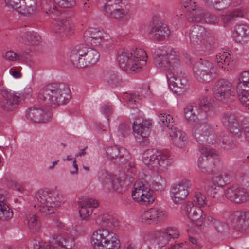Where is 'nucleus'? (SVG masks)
<instances>
[{
	"label": "nucleus",
	"mask_w": 249,
	"mask_h": 249,
	"mask_svg": "<svg viewBox=\"0 0 249 249\" xmlns=\"http://www.w3.org/2000/svg\"><path fill=\"white\" fill-rule=\"evenodd\" d=\"M196 63L194 67V73L199 81L207 83L214 79L216 76L215 69L212 63L202 60Z\"/></svg>",
	"instance_id": "9b49d317"
},
{
	"label": "nucleus",
	"mask_w": 249,
	"mask_h": 249,
	"mask_svg": "<svg viewBox=\"0 0 249 249\" xmlns=\"http://www.w3.org/2000/svg\"><path fill=\"white\" fill-rule=\"evenodd\" d=\"M142 161L145 165L153 169L160 167L164 169L171 165L172 159L167 152L158 151L152 149L144 152Z\"/></svg>",
	"instance_id": "423d86ee"
},
{
	"label": "nucleus",
	"mask_w": 249,
	"mask_h": 249,
	"mask_svg": "<svg viewBox=\"0 0 249 249\" xmlns=\"http://www.w3.org/2000/svg\"><path fill=\"white\" fill-rule=\"evenodd\" d=\"M71 98V91L64 83H53L46 85L39 91L38 102L46 106L57 107L67 104Z\"/></svg>",
	"instance_id": "f03ea898"
},
{
	"label": "nucleus",
	"mask_w": 249,
	"mask_h": 249,
	"mask_svg": "<svg viewBox=\"0 0 249 249\" xmlns=\"http://www.w3.org/2000/svg\"><path fill=\"white\" fill-rule=\"evenodd\" d=\"M141 96H137L136 94H128L127 93H126L124 95V99L125 101H127L128 106L130 108L135 109L137 112H138L137 107L136 106H134L133 104L138 103L137 100V97L139 98V99H141L142 97H145L150 95V91L149 89V87L147 86L144 88H142L141 89Z\"/></svg>",
	"instance_id": "473e14b6"
},
{
	"label": "nucleus",
	"mask_w": 249,
	"mask_h": 249,
	"mask_svg": "<svg viewBox=\"0 0 249 249\" xmlns=\"http://www.w3.org/2000/svg\"><path fill=\"white\" fill-rule=\"evenodd\" d=\"M207 220L219 232H222L227 229V225L225 222L216 219L211 215H208Z\"/></svg>",
	"instance_id": "c03bdc74"
},
{
	"label": "nucleus",
	"mask_w": 249,
	"mask_h": 249,
	"mask_svg": "<svg viewBox=\"0 0 249 249\" xmlns=\"http://www.w3.org/2000/svg\"><path fill=\"white\" fill-rule=\"evenodd\" d=\"M222 122L231 132L237 138H240L242 132L239 125L237 116L232 111H227L223 115Z\"/></svg>",
	"instance_id": "5701e85b"
},
{
	"label": "nucleus",
	"mask_w": 249,
	"mask_h": 249,
	"mask_svg": "<svg viewBox=\"0 0 249 249\" xmlns=\"http://www.w3.org/2000/svg\"><path fill=\"white\" fill-rule=\"evenodd\" d=\"M249 71L242 72L239 77L236 85V92L249 91Z\"/></svg>",
	"instance_id": "4c0bfd02"
},
{
	"label": "nucleus",
	"mask_w": 249,
	"mask_h": 249,
	"mask_svg": "<svg viewBox=\"0 0 249 249\" xmlns=\"http://www.w3.org/2000/svg\"><path fill=\"white\" fill-rule=\"evenodd\" d=\"M98 206V202L96 199L85 198L79 200V214L81 224L88 221L93 212L92 208H96Z\"/></svg>",
	"instance_id": "412c9836"
},
{
	"label": "nucleus",
	"mask_w": 249,
	"mask_h": 249,
	"mask_svg": "<svg viewBox=\"0 0 249 249\" xmlns=\"http://www.w3.org/2000/svg\"><path fill=\"white\" fill-rule=\"evenodd\" d=\"M154 238L152 239L151 244L154 247L157 245L159 248H162L165 246L169 242L170 240L165 234V232L161 230L156 231L154 232Z\"/></svg>",
	"instance_id": "c9c22d12"
},
{
	"label": "nucleus",
	"mask_w": 249,
	"mask_h": 249,
	"mask_svg": "<svg viewBox=\"0 0 249 249\" xmlns=\"http://www.w3.org/2000/svg\"><path fill=\"white\" fill-rule=\"evenodd\" d=\"M225 190L222 186L214 184L208 190L209 195L215 201L222 202L224 200Z\"/></svg>",
	"instance_id": "e433bc0d"
},
{
	"label": "nucleus",
	"mask_w": 249,
	"mask_h": 249,
	"mask_svg": "<svg viewBox=\"0 0 249 249\" xmlns=\"http://www.w3.org/2000/svg\"><path fill=\"white\" fill-rule=\"evenodd\" d=\"M159 123L162 126L168 128L169 131L176 127L173 116L167 112L161 113L159 116Z\"/></svg>",
	"instance_id": "58836bf2"
},
{
	"label": "nucleus",
	"mask_w": 249,
	"mask_h": 249,
	"mask_svg": "<svg viewBox=\"0 0 249 249\" xmlns=\"http://www.w3.org/2000/svg\"><path fill=\"white\" fill-rule=\"evenodd\" d=\"M189 187L188 181L174 184L172 186L170 192L172 200L175 203H181L186 198L189 194Z\"/></svg>",
	"instance_id": "393cba45"
},
{
	"label": "nucleus",
	"mask_w": 249,
	"mask_h": 249,
	"mask_svg": "<svg viewBox=\"0 0 249 249\" xmlns=\"http://www.w3.org/2000/svg\"><path fill=\"white\" fill-rule=\"evenodd\" d=\"M36 198L37 209L46 214L52 213L66 201V196L60 191L39 192Z\"/></svg>",
	"instance_id": "7ed1b4c3"
},
{
	"label": "nucleus",
	"mask_w": 249,
	"mask_h": 249,
	"mask_svg": "<svg viewBox=\"0 0 249 249\" xmlns=\"http://www.w3.org/2000/svg\"><path fill=\"white\" fill-rule=\"evenodd\" d=\"M231 220L237 230L249 232V211L234 212L231 215Z\"/></svg>",
	"instance_id": "b1692460"
},
{
	"label": "nucleus",
	"mask_w": 249,
	"mask_h": 249,
	"mask_svg": "<svg viewBox=\"0 0 249 249\" xmlns=\"http://www.w3.org/2000/svg\"><path fill=\"white\" fill-rule=\"evenodd\" d=\"M248 27L246 25H239L236 26L233 34L236 41L240 42L239 38L246 37L249 33V32H248Z\"/></svg>",
	"instance_id": "49530a36"
},
{
	"label": "nucleus",
	"mask_w": 249,
	"mask_h": 249,
	"mask_svg": "<svg viewBox=\"0 0 249 249\" xmlns=\"http://www.w3.org/2000/svg\"><path fill=\"white\" fill-rule=\"evenodd\" d=\"M55 3L60 7L69 8L75 4L74 0H54Z\"/></svg>",
	"instance_id": "bf43d9fd"
},
{
	"label": "nucleus",
	"mask_w": 249,
	"mask_h": 249,
	"mask_svg": "<svg viewBox=\"0 0 249 249\" xmlns=\"http://www.w3.org/2000/svg\"><path fill=\"white\" fill-rule=\"evenodd\" d=\"M216 142L222 148L230 150L234 149L236 146V142L232 139V136L228 133L220 132L217 136Z\"/></svg>",
	"instance_id": "c756f323"
},
{
	"label": "nucleus",
	"mask_w": 249,
	"mask_h": 249,
	"mask_svg": "<svg viewBox=\"0 0 249 249\" xmlns=\"http://www.w3.org/2000/svg\"><path fill=\"white\" fill-rule=\"evenodd\" d=\"M193 201L198 207H204L207 206V198L206 196L199 192H196L195 193Z\"/></svg>",
	"instance_id": "8fccbe9b"
},
{
	"label": "nucleus",
	"mask_w": 249,
	"mask_h": 249,
	"mask_svg": "<svg viewBox=\"0 0 249 249\" xmlns=\"http://www.w3.org/2000/svg\"><path fill=\"white\" fill-rule=\"evenodd\" d=\"M151 123L150 121L145 120L141 123L134 121L132 128L136 141L141 145H147L149 143L148 136L151 131Z\"/></svg>",
	"instance_id": "a211bd4d"
},
{
	"label": "nucleus",
	"mask_w": 249,
	"mask_h": 249,
	"mask_svg": "<svg viewBox=\"0 0 249 249\" xmlns=\"http://www.w3.org/2000/svg\"><path fill=\"white\" fill-rule=\"evenodd\" d=\"M117 60L120 67L127 72H137L138 70L144 65V62H140L142 64H137L135 61L133 53L129 50L121 49L117 53Z\"/></svg>",
	"instance_id": "f8f14e48"
},
{
	"label": "nucleus",
	"mask_w": 249,
	"mask_h": 249,
	"mask_svg": "<svg viewBox=\"0 0 249 249\" xmlns=\"http://www.w3.org/2000/svg\"><path fill=\"white\" fill-rule=\"evenodd\" d=\"M1 95L0 104L3 109L12 111L17 107L20 102V93L7 88H3L1 90Z\"/></svg>",
	"instance_id": "6ab92c4d"
},
{
	"label": "nucleus",
	"mask_w": 249,
	"mask_h": 249,
	"mask_svg": "<svg viewBox=\"0 0 249 249\" xmlns=\"http://www.w3.org/2000/svg\"><path fill=\"white\" fill-rule=\"evenodd\" d=\"M91 243L94 249H120L121 247L119 236L111 230L103 227L93 232Z\"/></svg>",
	"instance_id": "20e7f679"
},
{
	"label": "nucleus",
	"mask_w": 249,
	"mask_h": 249,
	"mask_svg": "<svg viewBox=\"0 0 249 249\" xmlns=\"http://www.w3.org/2000/svg\"><path fill=\"white\" fill-rule=\"evenodd\" d=\"M56 37L63 40L74 33L73 26L69 20L62 19L57 20L54 27Z\"/></svg>",
	"instance_id": "bb28decb"
},
{
	"label": "nucleus",
	"mask_w": 249,
	"mask_h": 249,
	"mask_svg": "<svg viewBox=\"0 0 249 249\" xmlns=\"http://www.w3.org/2000/svg\"><path fill=\"white\" fill-rule=\"evenodd\" d=\"M119 135L122 137H126L130 133L131 128L130 125L125 124H122L118 127Z\"/></svg>",
	"instance_id": "e2e57ef3"
},
{
	"label": "nucleus",
	"mask_w": 249,
	"mask_h": 249,
	"mask_svg": "<svg viewBox=\"0 0 249 249\" xmlns=\"http://www.w3.org/2000/svg\"><path fill=\"white\" fill-rule=\"evenodd\" d=\"M167 237L170 240L171 239L178 238L179 236V231L178 229L175 227H168L162 230Z\"/></svg>",
	"instance_id": "4d7b16f0"
},
{
	"label": "nucleus",
	"mask_w": 249,
	"mask_h": 249,
	"mask_svg": "<svg viewBox=\"0 0 249 249\" xmlns=\"http://www.w3.org/2000/svg\"><path fill=\"white\" fill-rule=\"evenodd\" d=\"M101 78L103 81L111 87H116L122 83L120 75L116 71H109L102 73Z\"/></svg>",
	"instance_id": "72a5a7b5"
},
{
	"label": "nucleus",
	"mask_w": 249,
	"mask_h": 249,
	"mask_svg": "<svg viewBox=\"0 0 249 249\" xmlns=\"http://www.w3.org/2000/svg\"><path fill=\"white\" fill-rule=\"evenodd\" d=\"M201 113L206 116V112L196 104L188 105L184 108V116L188 122H195L197 119H201Z\"/></svg>",
	"instance_id": "c85d7f7f"
},
{
	"label": "nucleus",
	"mask_w": 249,
	"mask_h": 249,
	"mask_svg": "<svg viewBox=\"0 0 249 249\" xmlns=\"http://www.w3.org/2000/svg\"><path fill=\"white\" fill-rule=\"evenodd\" d=\"M104 31L97 28H88L81 29L79 36L81 42L88 45L98 46L104 39Z\"/></svg>",
	"instance_id": "2eb2a0df"
},
{
	"label": "nucleus",
	"mask_w": 249,
	"mask_h": 249,
	"mask_svg": "<svg viewBox=\"0 0 249 249\" xmlns=\"http://www.w3.org/2000/svg\"><path fill=\"white\" fill-rule=\"evenodd\" d=\"M78 50L76 49H73L70 55L69 61L70 65H71V67L77 68L78 67V59H77Z\"/></svg>",
	"instance_id": "680f3d73"
},
{
	"label": "nucleus",
	"mask_w": 249,
	"mask_h": 249,
	"mask_svg": "<svg viewBox=\"0 0 249 249\" xmlns=\"http://www.w3.org/2000/svg\"><path fill=\"white\" fill-rule=\"evenodd\" d=\"M213 102L207 97H203L201 99L200 104L198 105L201 108L203 107L205 108L210 109L213 107Z\"/></svg>",
	"instance_id": "338daca9"
},
{
	"label": "nucleus",
	"mask_w": 249,
	"mask_h": 249,
	"mask_svg": "<svg viewBox=\"0 0 249 249\" xmlns=\"http://www.w3.org/2000/svg\"><path fill=\"white\" fill-rule=\"evenodd\" d=\"M4 57L6 59L11 61L19 60L20 59L21 56L18 55L13 51H8L5 53Z\"/></svg>",
	"instance_id": "774afa93"
},
{
	"label": "nucleus",
	"mask_w": 249,
	"mask_h": 249,
	"mask_svg": "<svg viewBox=\"0 0 249 249\" xmlns=\"http://www.w3.org/2000/svg\"><path fill=\"white\" fill-rule=\"evenodd\" d=\"M148 35L151 39L161 41L169 36L170 30L161 18L154 17L149 26Z\"/></svg>",
	"instance_id": "4468645a"
},
{
	"label": "nucleus",
	"mask_w": 249,
	"mask_h": 249,
	"mask_svg": "<svg viewBox=\"0 0 249 249\" xmlns=\"http://www.w3.org/2000/svg\"><path fill=\"white\" fill-rule=\"evenodd\" d=\"M100 110L101 113L105 115L109 124V117L113 112L112 105L109 104H104L101 107Z\"/></svg>",
	"instance_id": "13d9d810"
},
{
	"label": "nucleus",
	"mask_w": 249,
	"mask_h": 249,
	"mask_svg": "<svg viewBox=\"0 0 249 249\" xmlns=\"http://www.w3.org/2000/svg\"><path fill=\"white\" fill-rule=\"evenodd\" d=\"M132 197L135 202L141 205H149L155 200L150 189L145 186L142 182H137L134 184Z\"/></svg>",
	"instance_id": "dca6fc26"
},
{
	"label": "nucleus",
	"mask_w": 249,
	"mask_h": 249,
	"mask_svg": "<svg viewBox=\"0 0 249 249\" xmlns=\"http://www.w3.org/2000/svg\"><path fill=\"white\" fill-rule=\"evenodd\" d=\"M113 219L107 213L99 215L95 220V222L99 225L108 228H111L113 225Z\"/></svg>",
	"instance_id": "de8ad7c7"
},
{
	"label": "nucleus",
	"mask_w": 249,
	"mask_h": 249,
	"mask_svg": "<svg viewBox=\"0 0 249 249\" xmlns=\"http://www.w3.org/2000/svg\"><path fill=\"white\" fill-rule=\"evenodd\" d=\"M79 69L84 68L89 65H91V64L87 61L86 57L81 50H79Z\"/></svg>",
	"instance_id": "69168bd1"
},
{
	"label": "nucleus",
	"mask_w": 249,
	"mask_h": 249,
	"mask_svg": "<svg viewBox=\"0 0 249 249\" xmlns=\"http://www.w3.org/2000/svg\"><path fill=\"white\" fill-rule=\"evenodd\" d=\"M130 158L129 152L125 149L122 148L121 151L114 162L119 165L125 164Z\"/></svg>",
	"instance_id": "3c124183"
},
{
	"label": "nucleus",
	"mask_w": 249,
	"mask_h": 249,
	"mask_svg": "<svg viewBox=\"0 0 249 249\" xmlns=\"http://www.w3.org/2000/svg\"><path fill=\"white\" fill-rule=\"evenodd\" d=\"M17 39L27 45H37L41 40V37L36 33L25 32L16 36Z\"/></svg>",
	"instance_id": "2f4dec72"
},
{
	"label": "nucleus",
	"mask_w": 249,
	"mask_h": 249,
	"mask_svg": "<svg viewBox=\"0 0 249 249\" xmlns=\"http://www.w3.org/2000/svg\"><path fill=\"white\" fill-rule=\"evenodd\" d=\"M243 12L241 9H236L231 13L226 14L222 17V20L224 24H229L237 18L243 17Z\"/></svg>",
	"instance_id": "a18cd8bd"
},
{
	"label": "nucleus",
	"mask_w": 249,
	"mask_h": 249,
	"mask_svg": "<svg viewBox=\"0 0 249 249\" xmlns=\"http://www.w3.org/2000/svg\"><path fill=\"white\" fill-rule=\"evenodd\" d=\"M228 177V174L227 173L222 172L214 177L213 182L217 183V185L223 186L227 183Z\"/></svg>",
	"instance_id": "6e6d98bb"
},
{
	"label": "nucleus",
	"mask_w": 249,
	"mask_h": 249,
	"mask_svg": "<svg viewBox=\"0 0 249 249\" xmlns=\"http://www.w3.org/2000/svg\"><path fill=\"white\" fill-rule=\"evenodd\" d=\"M121 151V148H118L117 146L108 147L106 149V155L109 160L114 161L115 159H117V156Z\"/></svg>",
	"instance_id": "864d4df0"
},
{
	"label": "nucleus",
	"mask_w": 249,
	"mask_h": 249,
	"mask_svg": "<svg viewBox=\"0 0 249 249\" xmlns=\"http://www.w3.org/2000/svg\"><path fill=\"white\" fill-rule=\"evenodd\" d=\"M83 54L86 57V59L88 63L91 65L96 63L100 58V54L98 51L93 48H88L86 50H81Z\"/></svg>",
	"instance_id": "ea45409f"
},
{
	"label": "nucleus",
	"mask_w": 249,
	"mask_h": 249,
	"mask_svg": "<svg viewBox=\"0 0 249 249\" xmlns=\"http://www.w3.org/2000/svg\"><path fill=\"white\" fill-rule=\"evenodd\" d=\"M55 244L64 249H71L75 245L74 239L72 237H64L58 236Z\"/></svg>",
	"instance_id": "37998d69"
},
{
	"label": "nucleus",
	"mask_w": 249,
	"mask_h": 249,
	"mask_svg": "<svg viewBox=\"0 0 249 249\" xmlns=\"http://www.w3.org/2000/svg\"><path fill=\"white\" fill-rule=\"evenodd\" d=\"M105 15L118 21H126L130 19V6L127 0H105Z\"/></svg>",
	"instance_id": "39448f33"
},
{
	"label": "nucleus",
	"mask_w": 249,
	"mask_h": 249,
	"mask_svg": "<svg viewBox=\"0 0 249 249\" xmlns=\"http://www.w3.org/2000/svg\"><path fill=\"white\" fill-rule=\"evenodd\" d=\"M6 196L4 191L0 190V216L3 218L7 217L9 219L12 218L13 213L8 204L5 202Z\"/></svg>",
	"instance_id": "f704fd0d"
},
{
	"label": "nucleus",
	"mask_w": 249,
	"mask_h": 249,
	"mask_svg": "<svg viewBox=\"0 0 249 249\" xmlns=\"http://www.w3.org/2000/svg\"><path fill=\"white\" fill-rule=\"evenodd\" d=\"M206 4L216 10L226 8L230 5L231 0H204Z\"/></svg>",
	"instance_id": "79ce46f5"
},
{
	"label": "nucleus",
	"mask_w": 249,
	"mask_h": 249,
	"mask_svg": "<svg viewBox=\"0 0 249 249\" xmlns=\"http://www.w3.org/2000/svg\"><path fill=\"white\" fill-rule=\"evenodd\" d=\"M169 134L173 144L177 147L181 148L187 143L186 134L176 127L172 128V129L169 131Z\"/></svg>",
	"instance_id": "7c9ffc66"
},
{
	"label": "nucleus",
	"mask_w": 249,
	"mask_h": 249,
	"mask_svg": "<svg viewBox=\"0 0 249 249\" xmlns=\"http://www.w3.org/2000/svg\"><path fill=\"white\" fill-rule=\"evenodd\" d=\"M200 155L197 160V166L202 173L211 172L220 164V159L215 150H208L204 148L200 149Z\"/></svg>",
	"instance_id": "1a4fd4ad"
},
{
	"label": "nucleus",
	"mask_w": 249,
	"mask_h": 249,
	"mask_svg": "<svg viewBox=\"0 0 249 249\" xmlns=\"http://www.w3.org/2000/svg\"><path fill=\"white\" fill-rule=\"evenodd\" d=\"M239 188V187L235 186L228 187L225 190V197L231 201L235 202V199L237 198Z\"/></svg>",
	"instance_id": "09e8293b"
},
{
	"label": "nucleus",
	"mask_w": 249,
	"mask_h": 249,
	"mask_svg": "<svg viewBox=\"0 0 249 249\" xmlns=\"http://www.w3.org/2000/svg\"><path fill=\"white\" fill-rule=\"evenodd\" d=\"M26 116L27 119L35 123H44L51 119L50 112L35 107L28 108Z\"/></svg>",
	"instance_id": "a878e982"
},
{
	"label": "nucleus",
	"mask_w": 249,
	"mask_h": 249,
	"mask_svg": "<svg viewBox=\"0 0 249 249\" xmlns=\"http://www.w3.org/2000/svg\"><path fill=\"white\" fill-rule=\"evenodd\" d=\"M240 97V101L243 105L249 108V91L237 92Z\"/></svg>",
	"instance_id": "052dcab7"
},
{
	"label": "nucleus",
	"mask_w": 249,
	"mask_h": 249,
	"mask_svg": "<svg viewBox=\"0 0 249 249\" xmlns=\"http://www.w3.org/2000/svg\"><path fill=\"white\" fill-rule=\"evenodd\" d=\"M192 135L200 144L210 146L216 142L217 135L206 122H198L194 126Z\"/></svg>",
	"instance_id": "6e6552de"
},
{
	"label": "nucleus",
	"mask_w": 249,
	"mask_h": 249,
	"mask_svg": "<svg viewBox=\"0 0 249 249\" xmlns=\"http://www.w3.org/2000/svg\"><path fill=\"white\" fill-rule=\"evenodd\" d=\"M166 181L161 177H160V179L159 181H154L152 183V186L153 188L157 191L163 190L166 187Z\"/></svg>",
	"instance_id": "0e129e2a"
},
{
	"label": "nucleus",
	"mask_w": 249,
	"mask_h": 249,
	"mask_svg": "<svg viewBox=\"0 0 249 249\" xmlns=\"http://www.w3.org/2000/svg\"><path fill=\"white\" fill-rule=\"evenodd\" d=\"M185 213L188 217L193 220H197V225L201 226L206 218L204 212L198 207L189 202L185 208Z\"/></svg>",
	"instance_id": "cd10ccee"
},
{
	"label": "nucleus",
	"mask_w": 249,
	"mask_h": 249,
	"mask_svg": "<svg viewBox=\"0 0 249 249\" xmlns=\"http://www.w3.org/2000/svg\"><path fill=\"white\" fill-rule=\"evenodd\" d=\"M27 220L31 231L36 232L39 230L40 222L38 217L34 213H29L27 216Z\"/></svg>",
	"instance_id": "a19ab883"
},
{
	"label": "nucleus",
	"mask_w": 249,
	"mask_h": 249,
	"mask_svg": "<svg viewBox=\"0 0 249 249\" xmlns=\"http://www.w3.org/2000/svg\"><path fill=\"white\" fill-rule=\"evenodd\" d=\"M133 56L137 64H142L140 62L143 61L144 65L146 63L147 53L144 50L142 49H136L134 52Z\"/></svg>",
	"instance_id": "603ef678"
},
{
	"label": "nucleus",
	"mask_w": 249,
	"mask_h": 249,
	"mask_svg": "<svg viewBox=\"0 0 249 249\" xmlns=\"http://www.w3.org/2000/svg\"><path fill=\"white\" fill-rule=\"evenodd\" d=\"M4 1L8 7L24 16L30 17L37 11L36 0H4Z\"/></svg>",
	"instance_id": "ddd939ff"
},
{
	"label": "nucleus",
	"mask_w": 249,
	"mask_h": 249,
	"mask_svg": "<svg viewBox=\"0 0 249 249\" xmlns=\"http://www.w3.org/2000/svg\"><path fill=\"white\" fill-rule=\"evenodd\" d=\"M98 176L104 189L109 191H121L120 181L116 177L109 174L105 170L100 171Z\"/></svg>",
	"instance_id": "4be33fe9"
},
{
	"label": "nucleus",
	"mask_w": 249,
	"mask_h": 249,
	"mask_svg": "<svg viewBox=\"0 0 249 249\" xmlns=\"http://www.w3.org/2000/svg\"><path fill=\"white\" fill-rule=\"evenodd\" d=\"M167 216V212L158 207L152 208L144 211L141 216L142 222L149 225L163 221Z\"/></svg>",
	"instance_id": "aec40b11"
},
{
	"label": "nucleus",
	"mask_w": 249,
	"mask_h": 249,
	"mask_svg": "<svg viewBox=\"0 0 249 249\" xmlns=\"http://www.w3.org/2000/svg\"><path fill=\"white\" fill-rule=\"evenodd\" d=\"M235 203H243L249 200V194L243 188L239 187Z\"/></svg>",
	"instance_id": "5fc2aeb1"
},
{
	"label": "nucleus",
	"mask_w": 249,
	"mask_h": 249,
	"mask_svg": "<svg viewBox=\"0 0 249 249\" xmlns=\"http://www.w3.org/2000/svg\"><path fill=\"white\" fill-rule=\"evenodd\" d=\"M153 57L158 69L168 71L166 76L169 87L173 92L181 95L189 89L190 84L182 72L178 52L172 48L161 47L155 49Z\"/></svg>",
	"instance_id": "f257e3e1"
},
{
	"label": "nucleus",
	"mask_w": 249,
	"mask_h": 249,
	"mask_svg": "<svg viewBox=\"0 0 249 249\" xmlns=\"http://www.w3.org/2000/svg\"><path fill=\"white\" fill-rule=\"evenodd\" d=\"M212 90L214 98L224 102L228 101L236 95L233 83L225 78L217 80L213 85Z\"/></svg>",
	"instance_id": "9d476101"
},
{
	"label": "nucleus",
	"mask_w": 249,
	"mask_h": 249,
	"mask_svg": "<svg viewBox=\"0 0 249 249\" xmlns=\"http://www.w3.org/2000/svg\"><path fill=\"white\" fill-rule=\"evenodd\" d=\"M189 12L188 20L190 22H204L209 24H215L219 22V18L209 13L203 12L200 8H196V2L192 0H180Z\"/></svg>",
	"instance_id": "0eeeda50"
},
{
	"label": "nucleus",
	"mask_w": 249,
	"mask_h": 249,
	"mask_svg": "<svg viewBox=\"0 0 249 249\" xmlns=\"http://www.w3.org/2000/svg\"><path fill=\"white\" fill-rule=\"evenodd\" d=\"M208 32L206 29L199 25H195L190 31L191 43L199 51H204L206 49Z\"/></svg>",
	"instance_id": "f3484780"
}]
</instances>
